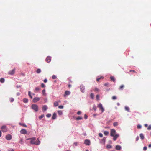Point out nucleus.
Returning <instances> with one entry per match:
<instances>
[{
  "instance_id": "f257e3e1",
  "label": "nucleus",
  "mask_w": 151,
  "mask_h": 151,
  "mask_svg": "<svg viewBox=\"0 0 151 151\" xmlns=\"http://www.w3.org/2000/svg\"><path fill=\"white\" fill-rule=\"evenodd\" d=\"M31 140L30 143L31 144H34L36 145H38L40 144V142L38 138L36 140L35 137L29 138V140Z\"/></svg>"
},
{
  "instance_id": "f03ea898",
  "label": "nucleus",
  "mask_w": 151,
  "mask_h": 151,
  "mask_svg": "<svg viewBox=\"0 0 151 151\" xmlns=\"http://www.w3.org/2000/svg\"><path fill=\"white\" fill-rule=\"evenodd\" d=\"M1 129L2 132H7L8 130V129L6 125H3L1 127Z\"/></svg>"
},
{
  "instance_id": "7ed1b4c3",
  "label": "nucleus",
  "mask_w": 151,
  "mask_h": 151,
  "mask_svg": "<svg viewBox=\"0 0 151 151\" xmlns=\"http://www.w3.org/2000/svg\"><path fill=\"white\" fill-rule=\"evenodd\" d=\"M32 109L34 110L35 111L37 112L38 111V106L37 105L33 104L31 106Z\"/></svg>"
},
{
  "instance_id": "20e7f679",
  "label": "nucleus",
  "mask_w": 151,
  "mask_h": 151,
  "mask_svg": "<svg viewBox=\"0 0 151 151\" xmlns=\"http://www.w3.org/2000/svg\"><path fill=\"white\" fill-rule=\"evenodd\" d=\"M116 131L114 129H112L111 130L110 136H114L116 134Z\"/></svg>"
},
{
  "instance_id": "39448f33",
  "label": "nucleus",
  "mask_w": 151,
  "mask_h": 151,
  "mask_svg": "<svg viewBox=\"0 0 151 151\" xmlns=\"http://www.w3.org/2000/svg\"><path fill=\"white\" fill-rule=\"evenodd\" d=\"M98 107L101 110V112L103 113L104 111V109L103 107L102 104L100 103L98 104Z\"/></svg>"
},
{
  "instance_id": "423d86ee",
  "label": "nucleus",
  "mask_w": 151,
  "mask_h": 151,
  "mask_svg": "<svg viewBox=\"0 0 151 151\" xmlns=\"http://www.w3.org/2000/svg\"><path fill=\"white\" fill-rule=\"evenodd\" d=\"M12 138V136L10 134H7L6 136V139L8 140H10Z\"/></svg>"
},
{
  "instance_id": "0eeeda50",
  "label": "nucleus",
  "mask_w": 151,
  "mask_h": 151,
  "mask_svg": "<svg viewBox=\"0 0 151 151\" xmlns=\"http://www.w3.org/2000/svg\"><path fill=\"white\" fill-rule=\"evenodd\" d=\"M80 88L81 89V91L83 92H84L85 91V88L84 86L83 85H81L80 86Z\"/></svg>"
},
{
  "instance_id": "6e6552de",
  "label": "nucleus",
  "mask_w": 151,
  "mask_h": 151,
  "mask_svg": "<svg viewBox=\"0 0 151 151\" xmlns=\"http://www.w3.org/2000/svg\"><path fill=\"white\" fill-rule=\"evenodd\" d=\"M40 98L39 97H35L33 99V102L34 103H36L39 101Z\"/></svg>"
},
{
  "instance_id": "1a4fd4ad",
  "label": "nucleus",
  "mask_w": 151,
  "mask_h": 151,
  "mask_svg": "<svg viewBox=\"0 0 151 151\" xmlns=\"http://www.w3.org/2000/svg\"><path fill=\"white\" fill-rule=\"evenodd\" d=\"M20 133L22 134H25L27 133V131L24 129H22L20 131Z\"/></svg>"
},
{
  "instance_id": "9d476101",
  "label": "nucleus",
  "mask_w": 151,
  "mask_h": 151,
  "mask_svg": "<svg viewBox=\"0 0 151 151\" xmlns=\"http://www.w3.org/2000/svg\"><path fill=\"white\" fill-rule=\"evenodd\" d=\"M51 60V57L50 56H48L47 57L45 61L47 63H49Z\"/></svg>"
},
{
  "instance_id": "9b49d317",
  "label": "nucleus",
  "mask_w": 151,
  "mask_h": 151,
  "mask_svg": "<svg viewBox=\"0 0 151 151\" xmlns=\"http://www.w3.org/2000/svg\"><path fill=\"white\" fill-rule=\"evenodd\" d=\"M15 69L14 68L12 71H10L8 72V74L9 75H13L14 74L15 72Z\"/></svg>"
},
{
  "instance_id": "f8f14e48",
  "label": "nucleus",
  "mask_w": 151,
  "mask_h": 151,
  "mask_svg": "<svg viewBox=\"0 0 151 151\" xmlns=\"http://www.w3.org/2000/svg\"><path fill=\"white\" fill-rule=\"evenodd\" d=\"M112 137H113V140L115 141L119 137V135L118 134H116L115 135H114V136H113Z\"/></svg>"
},
{
  "instance_id": "ddd939ff",
  "label": "nucleus",
  "mask_w": 151,
  "mask_h": 151,
  "mask_svg": "<svg viewBox=\"0 0 151 151\" xmlns=\"http://www.w3.org/2000/svg\"><path fill=\"white\" fill-rule=\"evenodd\" d=\"M84 143L87 145H89L90 144V141L88 140H86L84 141Z\"/></svg>"
},
{
  "instance_id": "4468645a",
  "label": "nucleus",
  "mask_w": 151,
  "mask_h": 151,
  "mask_svg": "<svg viewBox=\"0 0 151 151\" xmlns=\"http://www.w3.org/2000/svg\"><path fill=\"white\" fill-rule=\"evenodd\" d=\"M70 93V91H66L65 92V94L64 95V96H65L67 95H69Z\"/></svg>"
},
{
  "instance_id": "2eb2a0df",
  "label": "nucleus",
  "mask_w": 151,
  "mask_h": 151,
  "mask_svg": "<svg viewBox=\"0 0 151 151\" xmlns=\"http://www.w3.org/2000/svg\"><path fill=\"white\" fill-rule=\"evenodd\" d=\"M115 148L116 150H119L121 149V147L120 145H117L116 146Z\"/></svg>"
},
{
  "instance_id": "dca6fc26",
  "label": "nucleus",
  "mask_w": 151,
  "mask_h": 151,
  "mask_svg": "<svg viewBox=\"0 0 151 151\" xmlns=\"http://www.w3.org/2000/svg\"><path fill=\"white\" fill-rule=\"evenodd\" d=\"M56 114L55 113H54L52 117V119H55L56 118Z\"/></svg>"
},
{
  "instance_id": "f3484780",
  "label": "nucleus",
  "mask_w": 151,
  "mask_h": 151,
  "mask_svg": "<svg viewBox=\"0 0 151 151\" xmlns=\"http://www.w3.org/2000/svg\"><path fill=\"white\" fill-rule=\"evenodd\" d=\"M140 137L141 139L142 140H143L144 138V137L143 135V134L142 133H141L140 134Z\"/></svg>"
},
{
  "instance_id": "a211bd4d",
  "label": "nucleus",
  "mask_w": 151,
  "mask_h": 151,
  "mask_svg": "<svg viewBox=\"0 0 151 151\" xmlns=\"http://www.w3.org/2000/svg\"><path fill=\"white\" fill-rule=\"evenodd\" d=\"M110 79L113 81L114 82H115V79L114 76H111L110 77Z\"/></svg>"
},
{
  "instance_id": "6ab92c4d",
  "label": "nucleus",
  "mask_w": 151,
  "mask_h": 151,
  "mask_svg": "<svg viewBox=\"0 0 151 151\" xmlns=\"http://www.w3.org/2000/svg\"><path fill=\"white\" fill-rule=\"evenodd\" d=\"M47 106L46 105L43 106L42 107V110L44 111H45L47 110Z\"/></svg>"
},
{
  "instance_id": "aec40b11",
  "label": "nucleus",
  "mask_w": 151,
  "mask_h": 151,
  "mask_svg": "<svg viewBox=\"0 0 151 151\" xmlns=\"http://www.w3.org/2000/svg\"><path fill=\"white\" fill-rule=\"evenodd\" d=\"M53 104H54V105L55 107L57 106H58V102H57V101H55V102H54Z\"/></svg>"
},
{
  "instance_id": "412c9836",
  "label": "nucleus",
  "mask_w": 151,
  "mask_h": 151,
  "mask_svg": "<svg viewBox=\"0 0 151 151\" xmlns=\"http://www.w3.org/2000/svg\"><path fill=\"white\" fill-rule=\"evenodd\" d=\"M23 101L25 103H27L28 101V99L26 98H24L23 99Z\"/></svg>"
},
{
  "instance_id": "4be33fe9",
  "label": "nucleus",
  "mask_w": 151,
  "mask_h": 151,
  "mask_svg": "<svg viewBox=\"0 0 151 151\" xmlns=\"http://www.w3.org/2000/svg\"><path fill=\"white\" fill-rule=\"evenodd\" d=\"M125 110L127 111L128 112L129 111V107L127 106H125Z\"/></svg>"
},
{
  "instance_id": "5701e85b",
  "label": "nucleus",
  "mask_w": 151,
  "mask_h": 151,
  "mask_svg": "<svg viewBox=\"0 0 151 151\" xmlns=\"http://www.w3.org/2000/svg\"><path fill=\"white\" fill-rule=\"evenodd\" d=\"M124 85H121L119 88V90H122L123 88L124 87Z\"/></svg>"
},
{
  "instance_id": "b1692460",
  "label": "nucleus",
  "mask_w": 151,
  "mask_h": 151,
  "mask_svg": "<svg viewBox=\"0 0 151 151\" xmlns=\"http://www.w3.org/2000/svg\"><path fill=\"white\" fill-rule=\"evenodd\" d=\"M35 94L34 93H32V94H30V92L29 91V96L31 98H32V95H34Z\"/></svg>"
},
{
  "instance_id": "393cba45",
  "label": "nucleus",
  "mask_w": 151,
  "mask_h": 151,
  "mask_svg": "<svg viewBox=\"0 0 151 151\" xmlns=\"http://www.w3.org/2000/svg\"><path fill=\"white\" fill-rule=\"evenodd\" d=\"M113 124L114 126H116L118 125V122H115Z\"/></svg>"
},
{
  "instance_id": "a878e982",
  "label": "nucleus",
  "mask_w": 151,
  "mask_h": 151,
  "mask_svg": "<svg viewBox=\"0 0 151 151\" xmlns=\"http://www.w3.org/2000/svg\"><path fill=\"white\" fill-rule=\"evenodd\" d=\"M90 97L92 99H93L94 98V94L93 93H91L90 94Z\"/></svg>"
},
{
  "instance_id": "bb28decb",
  "label": "nucleus",
  "mask_w": 151,
  "mask_h": 151,
  "mask_svg": "<svg viewBox=\"0 0 151 151\" xmlns=\"http://www.w3.org/2000/svg\"><path fill=\"white\" fill-rule=\"evenodd\" d=\"M5 81V79L4 78H1L0 80V81L1 83H4Z\"/></svg>"
},
{
  "instance_id": "cd10ccee",
  "label": "nucleus",
  "mask_w": 151,
  "mask_h": 151,
  "mask_svg": "<svg viewBox=\"0 0 151 151\" xmlns=\"http://www.w3.org/2000/svg\"><path fill=\"white\" fill-rule=\"evenodd\" d=\"M109 132L107 131H105L104 132V134L105 135H107L109 134Z\"/></svg>"
},
{
  "instance_id": "c85d7f7f",
  "label": "nucleus",
  "mask_w": 151,
  "mask_h": 151,
  "mask_svg": "<svg viewBox=\"0 0 151 151\" xmlns=\"http://www.w3.org/2000/svg\"><path fill=\"white\" fill-rule=\"evenodd\" d=\"M44 117V114L42 115L39 117V118L40 119H41L42 118Z\"/></svg>"
},
{
  "instance_id": "c756f323",
  "label": "nucleus",
  "mask_w": 151,
  "mask_h": 151,
  "mask_svg": "<svg viewBox=\"0 0 151 151\" xmlns=\"http://www.w3.org/2000/svg\"><path fill=\"white\" fill-rule=\"evenodd\" d=\"M42 92L43 95L45 96L46 95V94L45 93V89L42 90Z\"/></svg>"
},
{
  "instance_id": "7c9ffc66",
  "label": "nucleus",
  "mask_w": 151,
  "mask_h": 151,
  "mask_svg": "<svg viewBox=\"0 0 151 151\" xmlns=\"http://www.w3.org/2000/svg\"><path fill=\"white\" fill-rule=\"evenodd\" d=\"M112 146L110 145H107L106 146V147L107 148L110 149L112 148Z\"/></svg>"
},
{
  "instance_id": "2f4dec72",
  "label": "nucleus",
  "mask_w": 151,
  "mask_h": 151,
  "mask_svg": "<svg viewBox=\"0 0 151 151\" xmlns=\"http://www.w3.org/2000/svg\"><path fill=\"white\" fill-rule=\"evenodd\" d=\"M82 119V118L81 117L79 116L76 118V120H81Z\"/></svg>"
},
{
  "instance_id": "473e14b6",
  "label": "nucleus",
  "mask_w": 151,
  "mask_h": 151,
  "mask_svg": "<svg viewBox=\"0 0 151 151\" xmlns=\"http://www.w3.org/2000/svg\"><path fill=\"white\" fill-rule=\"evenodd\" d=\"M94 91L96 92H98L99 91V90L97 88H96L94 90Z\"/></svg>"
},
{
  "instance_id": "72a5a7b5",
  "label": "nucleus",
  "mask_w": 151,
  "mask_h": 151,
  "mask_svg": "<svg viewBox=\"0 0 151 151\" xmlns=\"http://www.w3.org/2000/svg\"><path fill=\"white\" fill-rule=\"evenodd\" d=\"M41 72V70L40 69H38L36 70V72L37 73H40Z\"/></svg>"
},
{
  "instance_id": "f704fd0d",
  "label": "nucleus",
  "mask_w": 151,
  "mask_h": 151,
  "mask_svg": "<svg viewBox=\"0 0 151 151\" xmlns=\"http://www.w3.org/2000/svg\"><path fill=\"white\" fill-rule=\"evenodd\" d=\"M104 78V77H103V76H101V77H100V78H97V79H96V81H99V80L101 78H102V79H103Z\"/></svg>"
},
{
  "instance_id": "c9c22d12",
  "label": "nucleus",
  "mask_w": 151,
  "mask_h": 151,
  "mask_svg": "<svg viewBox=\"0 0 151 151\" xmlns=\"http://www.w3.org/2000/svg\"><path fill=\"white\" fill-rule=\"evenodd\" d=\"M51 114H47L46 115V116L47 117H50L51 116Z\"/></svg>"
},
{
  "instance_id": "e433bc0d",
  "label": "nucleus",
  "mask_w": 151,
  "mask_h": 151,
  "mask_svg": "<svg viewBox=\"0 0 151 151\" xmlns=\"http://www.w3.org/2000/svg\"><path fill=\"white\" fill-rule=\"evenodd\" d=\"M56 78V76L55 75H53L52 76V78L53 79H55Z\"/></svg>"
},
{
  "instance_id": "4c0bfd02",
  "label": "nucleus",
  "mask_w": 151,
  "mask_h": 151,
  "mask_svg": "<svg viewBox=\"0 0 151 151\" xmlns=\"http://www.w3.org/2000/svg\"><path fill=\"white\" fill-rule=\"evenodd\" d=\"M9 100L11 102H13L14 101V99L13 98H10L9 99Z\"/></svg>"
},
{
  "instance_id": "58836bf2",
  "label": "nucleus",
  "mask_w": 151,
  "mask_h": 151,
  "mask_svg": "<svg viewBox=\"0 0 151 151\" xmlns=\"http://www.w3.org/2000/svg\"><path fill=\"white\" fill-rule=\"evenodd\" d=\"M106 138L104 137L102 139V141L104 142V144H105V142L106 141Z\"/></svg>"
},
{
  "instance_id": "ea45409f",
  "label": "nucleus",
  "mask_w": 151,
  "mask_h": 151,
  "mask_svg": "<svg viewBox=\"0 0 151 151\" xmlns=\"http://www.w3.org/2000/svg\"><path fill=\"white\" fill-rule=\"evenodd\" d=\"M58 113L59 115H61L62 114V112L61 111H58Z\"/></svg>"
},
{
  "instance_id": "a19ab883",
  "label": "nucleus",
  "mask_w": 151,
  "mask_h": 151,
  "mask_svg": "<svg viewBox=\"0 0 151 151\" xmlns=\"http://www.w3.org/2000/svg\"><path fill=\"white\" fill-rule=\"evenodd\" d=\"M147 129L149 130H151V125H150L147 128Z\"/></svg>"
},
{
  "instance_id": "79ce46f5",
  "label": "nucleus",
  "mask_w": 151,
  "mask_h": 151,
  "mask_svg": "<svg viewBox=\"0 0 151 151\" xmlns=\"http://www.w3.org/2000/svg\"><path fill=\"white\" fill-rule=\"evenodd\" d=\"M19 124L21 126H23L25 127H27V126L25 125V124H22L21 123H19Z\"/></svg>"
},
{
  "instance_id": "37998d69",
  "label": "nucleus",
  "mask_w": 151,
  "mask_h": 151,
  "mask_svg": "<svg viewBox=\"0 0 151 151\" xmlns=\"http://www.w3.org/2000/svg\"><path fill=\"white\" fill-rule=\"evenodd\" d=\"M116 97L115 96H114L112 97V99L113 100L116 99Z\"/></svg>"
},
{
  "instance_id": "c03bdc74",
  "label": "nucleus",
  "mask_w": 151,
  "mask_h": 151,
  "mask_svg": "<svg viewBox=\"0 0 151 151\" xmlns=\"http://www.w3.org/2000/svg\"><path fill=\"white\" fill-rule=\"evenodd\" d=\"M96 98L97 100H99V96L98 95H97L96 96Z\"/></svg>"
},
{
  "instance_id": "a18cd8bd",
  "label": "nucleus",
  "mask_w": 151,
  "mask_h": 151,
  "mask_svg": "<svg viewBox=\"0 0 151 151\" xmlns=\"http://www.w3.org/2000/svg\"><path fill=\"white\" fill-rule=\"evenodd\" d=\"M35 89L37 91H39L40 89L39 87H37L35 88Z\"/></svg>"
},
{
  "instance_id": "49530a36",
  "label": "nucleus",
  "mask_w": 151,
  "mask_h": 151,
  "mask_svg": "<svg viewBox=\"0 0 151 151\" xmlns=\"http://www.w3.org/2000/svg\"><path fill=\"white\" fill-rule=\"evenodd\" d=\"M99 136L100 137H103V134H102V133H99Z\"/></svg>"
},
{
  "instance_id": "de8ad7c7",
  "label": "nucleus",
  "mask_w": 151,
  "mask_h": 151,
  "mask_svg": "<svg viewBox=\"0 0 151 151\" xmlns=\"http://www.w3.org/2000/svg\"><path fill=\"white\" fill-rule=\"evenodd\" d=\"M63 106L60 105L58 106V108L59 109H63Z\"/></svg>"
},
{
  "instance_id": "09e8293b",
  "label": "nucleus",
  "mask_w": 151,
  "mask_h": 151,
  "mask_svg": "<svg viewBox=\"0 0 151 151\" xmlns=\"http://www.w3.org/2000/svg\"><path fill=\"white\" fill-rule=\"evenodd\" d=\"M137 127L138 129H140L141 127V126L140 125H138L137 126Z\"/></svg>"
},
{
  "instance_id": "8fccbe9b",
  "label": "nucleus",
  "mask_w": 151,
  "mask_h": 151,
  "mask_svg": "<svg viewBox=\"0 0 151 151\" xmlns=\"http://www.w3.org/2000/svg\"><path fill=\"white\" fill-rule=\"evenodd\" d=\"M41 86L42 88H44L45 87V85L43 83L41 84Z\"/></svg>"
},
{
  "instance_id": "3c124183",
  "label": "nucleus",
  "mask_w": 151,
  "mask_h": 151,
  "mask_svg": "<svg viewBox=\"0 0 151 151\" xmlns=\"http://www.w3.org/2000/svg\"><path fill=\"white\" fill-rule=\"evenodd\" d=\"M81 111H79L77 112V114L78 115H80L81 114Z\"/></svg>"
},
{
  "instance_id": "603ef678",
  "label": "nucleus",
  "mask_w": 151,
  "mask_h": 151,
  "mask_svg": "<svg viewBox=\"0 0 151 151\" xmlns=\"http://www.w3.org/2000/svg\"><path fill=\"white\" fill-rule=\"evenodd\" d=\"M147 149V147L146 146H145L143 148V150H146Z\"/></svg>"
},
{
  "instance_id": "864d4df0",
  "label": "nucleus",
  "mask_w": 151,
  "mask_h": 151,
  "mask_svg": "<svg viewBox=\"0 0 151 151\" xmlns=\"http://www.w3.org/2000/svg\"><path fill=\"white\" fill-rule=\"evenodd\" d=\"M87 117L88 116H87V115L86 114H85L84 115V118L85 119H86L87 118Z\"/></svg>"
},
{
  "instance_id": "5fc2aeb1",
  "label": "nucleus",
  "mask_w": 151,
  "mask_h": 151,
  "mask_svg": "<svg viewBox=\"0 0 151 151\" xmlns=\"http://www.w3.org/2000/svg\"><path fill=\"white\" fill-rule=\"evenodd\" d=\"M139 137L137 136V137L136 138V141H137L138 140H139Z\"/></svg>"
},
{
  "instance_id": "6e6d98bb",
  "label": "nucleus",
  "mask_w": 151,
  "mask_h": 151,
  "mask_svg": "<svg viewBox=\"0 0 151 151\" xmlns=\"http://www.w3.org/2000/svg\"><path fill=\"white\" fill-rule=\"evenodd\" d=\"M129 71H130V72H134V73H136V72L135 71V70H130Z\"/></svg>"
},
{
  "instance_id": "4d7b16f0",
  "label": "nucleus",
  "mask_w": 151,
  "mask_h": 151,
  "mask_svg": "<svg viewBox=\"0 0 151 151\" xmlns=\"http://www.w3.org/2000/svg\"><path fill=\"white\" fill-rule=\"evenodd\" d=\"M109 85V83H105L104 85L105 86H107Z\"/></svg>"
},
{
  "instance_id": "13d9d810",
  "label": "nucleus",
  "mask_w": 151,
  "mask_h": 151,
  "mask_svg": "<svg viewBox=\"0 0 151 151\" xmlns=\"http://www.w3.org/2000/svg\"><path fill=\"white\" fill-rule=\"evenodd\" d=\"M47 81V80L46 79H45L44 80V82H45V83H46Z\"/></svg>"
},
{
  "instance_id": "bf43d9fd",
  "label": "nucleus",
  "mask_w": 151,
  "mask_h": 151,
  "mask_svg": "<svg viewBox=\"0 0 151 151\" xmlns=\"http://www.w3.org/2000/svg\"><path fill=\"white\" fill-rule=\"evenodd\" d=\"M93 109L95 111H96V107L95 106L93 107Z\"/></svg>"
},
{
  "instance_id": "052dcab7",
  "label": "nucleus",
  "mask_w": 151,
  "mask_h": 151,
  "mask_svg": "<svg viewBox=\"0 0 151 151\" xmlns=\"http://www.w3.org/2000/svg\"><path fill=\"white\" fill-rule=\"evenodd\" d=\"M9 151H14L13 149H11L10 150H9Z\"/></svg>"
},
{
  "instance_id": "680f3d73",
  "label": "nucleus",
  "mask_w": 151,
  "mask_h": 151,
  "mask_svg": "<svg viewBox=\"0 0 151 151\" xmlns=\"http://www.w3.org/2000/svg\"><path fill=\"white\" fill-rule=\"evenodd\" d=\"M148 147L150 148L151 147V144H150L149 145Z\"/></svg>"
},
{
  "instance_id": "e2e57ef3",
  "label": "nucleus",
  "mask_w": 151,
  "mask_h": 151,
  "mask_svg": "<svg viewBox=\"0 0 151 151\" xmlns=\"http://www.w3.org/2000/svg\"><path fill=\"white\" fill-rule=\"evenodd\" d=\"M1 136V131L0 130V137Z\"/></svg>"
},
{
  "instance_id": "0e129e2a",
  "label": "nucleus",
  "mask_w": 151,
  "mask_h": 151,
  "mask_svg": "<svg viewBox=\"0 0 151 151\" xmlns=\"http://www.w3.org/2000/svg\"><path fill=\"white\" fill-rule=\"evenodd\" d=\"M145 127H147V126H148V125H147V124H145Z\"/></svg>"
},
{
  "instance_id": "69168bd1",
  "label": "nucleus",
  "mask_w": 151,
  "mask_h": 151,
  "mask_svg": "<svg viewBox=\"0 0 151 151\" xmlns=\"http://www.w3.org/2000/svg\"><path fill=\"white\" fill-rule=\"evenodd\" d=\"M77 142H75V143H74V144L75 145H77Z\"/></svg>"
},
{
  "instance_id": "338daca9",
  "label": "nucleus",
  "mask_w": 151,
  "mask_h": 151,
  "mask_svg": "<svg viewBox=\"0 0 151 151\" xmlns=\"http://www.w3.org/2000/svg\"><path fill=\"white\" fill-rule=\"evenodd\" d=\"M19 87H20V86H17V88H19Z\"/></svg>"
},
{
  "instance_id": "774afa93",
  "label": "nucleus",
  "mask_w": 151,
  "mask_h": 151,
  "mask_svg": "<svg viewBox=\"0 0 151 151\" xmlns=\"http://www.w3.org/2000/svg\"><path fill=\"white\" fill-rule=\"evenodd\" d=\"M68 87H71V85H68Z\"/></svg>"
}]
</instances>
